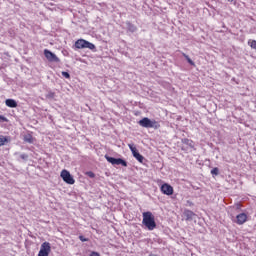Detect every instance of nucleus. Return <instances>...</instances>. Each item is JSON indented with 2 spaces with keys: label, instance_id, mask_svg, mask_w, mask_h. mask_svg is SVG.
Here are the masks:
<instances>
[{
  "label": "nucleus",
  "instance_id": "obj_1",
  "mask_svg": "<svg viewBox=\"0 0 256 256\" xmlns=\"http://www.w3.org/2000/svg\"><path fill=\"white\" fill-rule=\"evenodd\" d=\"M142 217V224L146 226L148 231H153L154 229H157V223L155 222V216H153V213L149 211L143 212Z\"/></svg>",
  "mask_w": 256,
  "mask_h": 256
},
{
  "label": "nucleus",
  "instance_id": "obj_2",
  "mask_svg": "<svg viewBox=\"0 0 256 256\" xmlns=\"http://www.w3.org/2000/svg\"><path fill=\"white\" fill-rule=\"evenodd\" d=\"M138 125H140V127H144L145 129H159L161 127L159 121L155 119H149L147 117L139 120Z\"/></svg>",
  "mask_w": 256,
  "mask_h": 256
},
{
  "label": "nucleus",
  "instance_id": "obj_3",
  "mask_svg": "<svg viewBox=\"0 0 256 256\" xmlns=\"http://www.w3.org/2000/svg\"><path fill=\"white\" fill-rule=\"evenodd\" d=\"M60 176L63 179V181L68 185H75V179L68 170H62Z\"/></svg>",
  "mask_w": 256,
  "mask_h": 256
},
{
  "label": "nucleus",
  "instance_id": "obj_4",
  "mask_svg": "<svg viewBox=\"0 0 256 256\" xmlns=\"http://www.w3.org/2000/svg\"><path fill=\"white\" fill-rule=\"evenodd\" d=\"M105 159L108 163H111V165H122V167H127V161L122 158H113L109 155H105Z\"/></svg>",
  "mask_w": 256,
  "mask_h": 256
},
{
  "label": "nucleus",
  "instance_id": "obj_5",
  "mask_svg": "<svg viewBox=\"0 0 256 256\" xmlns=\"http://www.w3.org/2000/svg\"><path fill=\"white\" fill-rule=\"evenodd\" d=\"M44 56L47 59V61H49L50 63H59V61H61L59 57L55 55V53L51 52L48 49L44 50Z\"/></svg>",
  "mask_w": 256,
  "mask_h": 256
},
{
  "label": "nucleus",
  "instance_id": "obj_6",
  "mask_svg": "<svg viewBox=\"0 0 256 256\" xmlns=\"http://www.w3.org/2000/svg\"><path fill=\"white\" fill-rule=\"evenodd\" d=\"M160 191L161 193H163V195H168V196L173 195V193L175 192V190L173 189V186L167 183H164L161 185Z\"/></svg>",
  "mask_w": 256,
  "mask_h": 256
},
{
  "label": "nucleus",
  "instance_id": "obj_7",
  "mask_svg": "<svg viewBox=\"0 0 256 256\" xmlns=\"http://www.w3.org/2000/svg\"><path fill=\"white\" fill-rule=\"evenodd\" d=\"M49 253H51V243L49 242L42 243L38 255L49 256Z\"/></svg>",
  "mask_w": 256,
  "mask_h": 256
},
{
  "label": "nucleus",
  "instance_id": "obj_8",
  "mask_svg": "<svg viewBox=\"0 0 256 256\" xmlns=\"http://www.w3.org/2000/svg\"><path fill=\"white\" fill-rule=\"evenodd\" d=\"M235 223L237 225H244V223H247V214L245 213H240L236 216Z\"/></svg>",
  "mask_w": 256,
  "mask_h": 256
},
{
  "label": "nucleus",
  "instance_id": "obj_9",
  "mask_svg": "<svg viewBox=\"0 0 256 256\" xmlns=\"http://www.w3.org/2000/svg\"><path fill=\"white\" fill-rule=\"evenodd\" d=\"M184 217H186V221H193V218L195 217V214L191 210H185L184 211Z\"/></svg>",
  "mask_w": 256,
  "mask_h": 256
},
{
  "label": "nucleus",
  "instance_id": "obj_10",
  "mask_svg": "<svg viewBox=\"0 0 256 256\" xmlns=\"http://www.w3.org/2000/svg\"><path fill=\"white\" fill-rule=\"evenodd\" d=\"M87 40L80 39L75 42L76 49H85V44Z\"/></svg>",
  "mask_w": 256,
  "mask_h": 256
},
{
  "label": "nucleus",
  "instance_id": "obj_11",
  "mask_svg": "<svg viewBox=\"0 0 256 256\" xmlns=\"http://www.w3.org/2000/svg\"><path fill=\"white\" fill-rule=\"evenodd\" d=\"M5 104L11 109H15V107H17V101H15L14 99H6Z\"/></svg>",
  "mask_w": 256,
  "mask_h": 256
},
{
  "label": "nucleus",
  "instance_id": "obj_12",
  "mask_svg": "<svg viewBox=\"0 0 256 256\" xmlns=\"http://www.w3.org/2000/svg\"><path fill=\"white\" fill-rule=\"evenodd\" d=\"M126 27H127V31H129V33H135L137 31V26H135L131 22H126Z\"/></svg>",
  "mask_w": 256,
  "mask_h": 256
},
{
  "label": "nucleus",
  "instance_id": "obj_13",
  "mask_svg": "<svg viewBox=\"0 0 256 256\" xmlns=\"http://www.w3.org/2000/svg\"><path fill=\"white\" fill-rule=\"evenodd\" d=\"M133 157H134L139 163H143V161L145 160V157H143V155H141V154L139 153V151L136 152V153H134V154H133Z\"/></svg>",
  "mask_w": 256,
  "mask_h": 256
},
{
  "label": "nucleus",
  "instance_id": "obj_14",
  "mask_svg": "<svg viewBox=\"0 0 256 256\" xmlns=\"http://www.w3.org/2000/svg\"><path fill=\"white\" fill-rule=\"evenodd\" d=\"M84 49H90L91 51H93V49H95V44H93V43H91L89 41H86Z\"/></svg>",
  "mask_w": 256,
  "mask_h": 256
},
{
  "label": "nucleus",
  "instance_id": "obj_15",
  "mask_svg": "<svg viewBox=\"0 0 256 256\" xmlns=\"http://www.w3.org/2000/svg\"><path fill=\"white\" fill-rule=\"evenodd\" d=\"M183 57H185L186 61H188L189 65L194 66L195 62H193V60H191V58L189 57V55L182 53Z\"/></svg>",
  "mask_w": 256,
  "mask_h": 256
},
{
  "label": "nucleus",
  "instance_id": "obj_16",
  "mask_svg": "<svg viewBox=\"0 0 256 256\" xmlns=\"http://www.w3.org/2000/svg\"><path fill=\"white\" fill-rule=\"evenodd\" d=\"M128 147L130 149V151L132 152V155H135V153H137V148L135 147V144H128Z\"/></svg>",
  "mask_w": 256,
  "mask_h": 256
},
{
  "label": "nucleus",
  "instance_id": "obj_17",
  "mask_svg": "<svg viewBox=\"0 0 256 256\" xmlns=\"http://www.w3.org/2000/svg\"><path fill=\"white\" fill-rule=\"evenodd\" d=\"M24 141H25L26 143H33V136H31L30 134L26 135V136L24 137Z\"/></svg>",
  "mask_w": 256,
  "mask_h": 256
},
{
  "label": "nucleus",
  "instance_id": "obj_18",
  "mask_svg": "<svg viewBox=\"0 0 256 256\" xmlns=\"http://www.w3.org/2000/svg\"><path fill=\"white\" fill-rule=\"evenodd\" d=\"M248 45H250L251 49H256V40H249Z\"/></svg>",
  "mask_w": 256,
  "mask_h": 256
},
{
  "label": "nucleus",
  "instance_id": "obj_19",
  "mask_svg": "<svg viewBox=\"0 0 256 256\" xmlns=\"http://www.w3.org/2000/svg\"><path fill=\"white\" fill-rule=\"evenodd\" d=\"M183 143H185V145H189V147H193V141H191L189 139H184Z\"/></svg>",
  "mask_w": 256,
  "mask_h": 256
},
{
  "label": "nucleus",
  "instance_id": "obj_20",
  "mask_svg": "<svg viewBox=\"0 0 256 256\" xmlns=\"http://www.w3.org/2000/svg\"><path fill=\"white\" fill-rule=\"evenodd\" d=\"M62 77H64L65 79H71V74H69V72H62Z\"/></svg>",
  "mask_w": 256,
  "mask_h": 256
},
{
  "label": "nucleus",
  "instance_id": "obj_21",
  "mask_svg": "<svg viewBox=\"0 0 256 256\" xmlns=\"http://www.w3.org/2000/svg\"><path fill=\"white\" fill-rule=\"evenodd\" d=\"M46 97H47V99H55V93L54 92H48Z\"/></svg>",
  "mask_w": 256,
  "mask_h": 256
},
{
  "label": "nucleus",
  "instance_id": "obj_22",
  "mask_svg": "<svg viewBox=\"0 0 256 256\" xmlns=\"http://www.w3.org/2000/svg\"><path fill=\"white\" fill-rule=\"evenodd\" d=\"M7 141V138L0 136V147L5 145V142Z\"/></svg>",
  "mask_w": 256,
  "mask_h": 256
},
{
  "label": "nucleus",
  "instance_id": "obj_23",
  "mask_svg": "<svg viewBox=\"0 0 256 256\" xmlns=\"http://www.w3.org/2000/svg\"><path fill=\"white\" fill-rule=\"evenodd\" d=\"M211 175H219V168H213L212 170H211Z\"/></svg>",
  "mask_w": 256,
  "mask_h": 256
},
{
  "label": "nucleus",
  "instance_id": "obj_24",
  "mask_svg": "<svg viewBox=\"0 0 256 256\" xmlns=\"http://www.w3.org/2000/svg\"><path fill=\"white\" fill-rule=\"evenodd\" d=\"M86 175L90 177V179H95V173H93L92 171H88Z\"/></svg>",
  "mask_w": 256,
  "mask_h": 256
},
{
  "label": "nucleus",
  "instance_id": "obj_25",
  "mask_svg": "<svg viewBox=\"0 0 256 256\" xmlns=\"http://www.w3.org/2000/svg\"><path fill=\"white\" fill-rule=\"evenodd\" d=\"M7 117L0 115V123H7Z\"/></svg>",
  "mask_w": 256,
  "mask_h": 256
},
{
  "label": "nucleus",
  "instance_id": "obj_26",
  "mask_svg": "<svg viewBox=\"0 0 256 256\" xmlns=\"http://www.w3.org/2000/svg\"><path fill=\"white\" fill-rule=\"evenodd\" d=\"M20 159H23L24 161H27V159H29V155L23 153L20 155Z\"/></svg>",
  "mask_w": 256,
  "mask_h": 256
},
{
  "label": "nucleus",
  "instance_id": "obj_27",
  "mask_svg": "<svg viewBox=\"0 0 256 256\" xmlns=\"http://www.w3.org/2000/svg\"><path fill=\"white\" fill-rule=\"evenodd\" d=\"M79 239H80V241H82V243H85V242L89 241V239L85 238L83 235H80Z\"/></svg>",
  "mask_w": 256,
  "mask_h": 256
},
{
  "label": "nucleus",
  "instance_id": "obj_28",
  "mask_svg": "<svg viewBox=\"0 0 256 256\" xmlns=\"http://www.w3.org/2000/svg\"><path fill=\"white\" fill-rule=\"evenodd\" d=\"M90 256H101V254H99V252L92 251Z\"/></svg>",
  "mask_w": 256,
  "mask_h": 256
},
{
  "label": "nucleus",
  "instance_id": "obj_29",
  "mask_svg": "<svg viewBox=\"0 0 256 256\" xmlns=\"http://www.w3.org/2000/svg\"><path fill=\"white\" fill-rule=\"evenodd\" d=\"M38 256H47V255H45V254H38Z\"/></svg>",
  "mask_w": 256,
  "mask_h": 256
},
{
  "label": "nucleus",
  "instance_id": "obj_30",
  "mask_svg": "<svg viewBox=\"0 0 256 256\" xmlns=\"http://www.w3.org/2000/svg\"><path fill=\"white\" fill-rule=\"evenodd\" d=\"M229 1V3H233V0H228Z\"/></svg>",
  "mask_w": 256,
  "mask_h": 256
}]
</instances>
